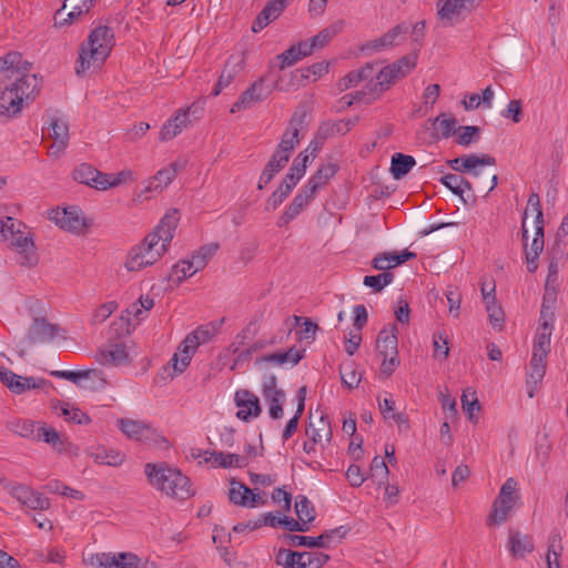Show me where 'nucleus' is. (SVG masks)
<instances>
[{
    "instance_id": "nucleus-1",
    "label": "nucleus",
    "mask_w": 568,
    "mask_h": 568,
    "mask_svg": "<svg viewBox=\"0 0 568 568\" xmlns=\"http://www.w3.org/2000/svg\"><path fill=\"white\" fill-rule=\"evenodd\" d=\"M179 220V211L170 210L156 227L140 244L129 251L124 267L129 272H139L161 260L173 240Z\"/></svg>"
},
{
    "instance_id": "nucleus-2",
    "label": "nucleus",
    "mask_w": 568,
    "mask_h": 568,
    "mask_svg": "<svg viewBox=\"0 0 568 568\" xmlns=\"http://www.w3.org/2000/svg\"><path fill=\"white\" fill-rule=\"evenodd\" d=\"M29 63L23 61V69L13 73L12 82L0 92V120L10 121L18 118L24 104L32 102L41 91L42 80L34 73L26 72Z\"/></svg>"
},
{
    "instance_id": "nucleus-3",
    "label": "nucleus",
    "mask_w": 568,
    "mask_h": 568,
    "mask_svg": "<svg viewBox=\"0 0 568 568\" xmlns=\"http://www.w3.org/2000/svg\"><path fill=\"white\" fill-rule=\"evenodd\" d=\"M115 43L114 32L106 26L94 28L82 43L75 65L78 75L98 71L110 55Z\"/></svg>"
},
{
    "instance_id": "nucleus-4",
    "label": "nucleus",
    "mask_w": 568,
    "mask_h": 568,
    "mask_svg": "<svg viewBox=\"0 0 568 568\" xmlns=\"http://www.w3.org/2000/svg\"><path fill=\"white\" fill-rule=\"evenodd\" d=\"M0 241L7 243L16 253L20 265L32 267L38 264L39 256L33 236L21 222L0 215Z\"/></svg>"
},
{
    "instance_id": "nucleus-5",
    "label": "nucleus",
    "mask_w": 568,
    "mask_h": 568,
    "mask_svg": "<svg viewBox=\"0 0 568 568\" xmlns=\"http://www.w3.org/2000/svg\"><path fill=\"white\" fill-rule=\"evenodd\" d=\"M416 54H409L400 58L396 62L386 65L376 74V82H371L366 90L356 91L351 94V100L347 105H352L354 102H362L364 104H371L375 101L384 91L388 90L393 83L397 80L406 77L416 67Z\"/></svg>"
},
{
    "instance_id": "nucleus-6",
    "label": "nucleus",
    "mask_w": 568,
    "mask_h": 568,
    "mask_svg": "<svg viewBox=\"0 0 568 568\" xmlns=\"http://www.w3.org/2000/svg\"><path fill=\"white\" fill-rule=\"evenodd\" d=\"M144 473L149 484L169 497L183 500L192 495L189 478L166 463H148Z\"/></svg>"
},
{
    "instance_id": "nucleus-7",
    "label": "nucleus",
    "mask_w": 568,
    "mask_h": 568,
    "mask_svg": "<svg viewBox=\"0 0 568 568\" xmlns=\"http://www.w3.org/2000/svg\"><path fill=\"white\" fill-rule=\"evenodd\" d=\"M527 209H531V211L536 214V216H535V235H534L532 242L529 247L527 246V243H525L527 267L530 272H534L537 268L536 261H537L539 254L544 250V216H542V211L540 207V200H539V196L537 193H532L529 195ZM527 212H528V210L525 211V216L523 220L524 241H527V230H526Z\"/></svg>"
},
{
    "instance_id": "nucleus-8",
    "label": "nucleus",
    "mask_w": 568,
    "mask_h": 568,
    "mask_svg": "<svg viewBox=\"0 0 568 568\" xmlns=\"http://www.w3.org/2000/svg\"><path fill=\"white\" fill-rule=\"evenodd\" d=\"M120 430L129 438L148 446L168 447L169 442L151 424L131 418L118 419Z\"/></svg>"
},
{
    "instance_id": "nucleus-9",
    "label": "nucleus",
    "mask_w": 568,
    "mask_h": 568,
    "mask_svg": "<svg viewBox=\"0 0 568 568\" xmlns=\"http://www.w3.org/2000/svg\"><path fill=\"white\" fill-rule=\"evenodd\" d=\"M555 303L554 294H545L542 298L539 326L532 344V351L546 354L550 352V339L555 321Z\"/></svg>"
},
{
    "instance_id": "nucleus-10",
    "label": "nucleus",
    "mask_w": 568,
    "mask_h": 568,
    "mask_svg": "<svg viewBox=\"0 0 568 568\" xmlns=\"http://www.w3.org/2000/svg\"><path fill=\"white\" fill-rule=\"evenodd\" d=\"M518 499L517 483L510 477L503 484L498 497L494 501V510L488 518V525L505 523Z\"/></svg>"
},
{
    "instance_id": "nucleus-11",
    "label": "nucleus",
    "mask_w": 568,
    "mask_h": 568,
    "mask_svg": "<svg viewBox=\"0 0 568 568\" xmlns=\"http://www.w3.org/2000/svg\"><path fill=\"white\" fill-rule=\"evenodd\" d=\"M4 489L19 503L22 509L47 510L50 508V499L30 486L19 483H8L4 485Z\"/></svg>"
},
{
    "instance_id": "nucleus-12",
    "label": "nucleus",
    "mask_w": 568,
    "mask_h": 568,
    "mask_svg": "<svg viewBox=\"0 0 568 568\" xmlns=\"http://www.w3.org/2000/svg\"><path fill=\"white\" fill-rule=\"evenodd\" d=\"M328 560L322 551L296 552L281 549L276 555V564L283 568H321Z\"/></svg>"
},
{
    "instance_id": "nucleus-13",
    "label": "nucleus",
    "mask_w": 568,
    "mask_h": 568,
    "mask_svg": "<svg viewBox=\"0 0 568 568\" xmlns=\"http://www.w3.org/2000/svg\"><path fill=\"white\" fill-rule=\"evenodd\" d=\"M1 382L6 385L12 393L20 395L31 389H42L44 392H49V389L53 388V385L50 381L34 377V376H21L12 371H1Z\"/></svg>"
},
{
    "instance_id": "nucleus-14",
    "label": "nucleus",
    "mask_w": 568,
    "mask_h": 568,
    "mask_svg": "<svg viewBox=\"0 0 568 568\" xmlns=\"http://www.w3.org/2000/svg\"><path fill=\"white\" fill-rule=\"evenodd\" d=\"M95 0H64L54 14V26L63 28L80 20L93 8Z\"/></svg>"
},
{
    "instance_id": "nucleus-15",
    "label": "nucleus",
    "mask_w": 568,
    "mask_h": 568,
    "mask_svg": "<svg viewBox=\"0 0 568 568\" xmlns=\"http://www.w3.org/2000/svg\"><path fill=\"white\" fill-rule=\"evenodd\" d=\"M47 124L49 138L53 140L48 154L51 158H59L69 143V124L60 118H50Z\"/></svg>"
},
{
    "instance_id": "nucleus-16",
    "label": "nucleus",
    "mask_w": 568,
    "mask_h": 568,
    "mask_svg": "<svg viewBox=\"0 0 568 568\" xmlns=\"http://www.w3.org/2000/svg\"><path fill=\"white\" fill-rule=\"evenodd\" d=\"M180 166L178 162H173L164 169H161L156 172L154 176L148 180L144 189L138 194L133 202H142V200H148V193L162 192L176 176Z\"/></svg>"
},
{
    "instance_id": "nucleus-17",
    "label": "nucleus",
    "mask_w": 568,
    "mask_h": 568,
    "mask_svg": "<svg viewBox=\"0 0 568 568\" xmlns=\"http://www.w3.org/2000/svg\"><path fill=\"white\" fill-rule=\"evenodd\" d=\"M50 219L62 230L81 234L88 227L85 219L77 207L52 211Z\"/></svg>"
},
{
    "instance_id": "nucleus-18",
    "label": "nucleus",
    "mask_w": 568,
    "mask_h": 568,
    "mask_svg": "<svg viewBox=\"0 0 568 568\" xmlns=\"http://www.w3.org/2000/svg\"><path fill=\"white\" fill-rule=\"evenodd\" d=\"M90 564L95 568H139L140 559L131 552H101L92 556Z\"/></svg>"
},
{
    "instance_id": "nucleus-19",
    "label": "nucleus",
    "mask_w": 568,
    "mask_h": 568,
    "mask_svg": "<svg viewBox=\"0 0 568 568\" xmlns=\"http://www.w3.org/2000/svg\"><path fill=\"white\" fill-rule=\"evenodd\" d=\"M234 403L239 408L236 417L243 422L257 418L262 413L258 397L248 389L236 390Z\"/></svg>"
},
{
    "instance_id": "nucleus-20",
    "label": "nucleus",
    "mask_w": 568,
    "mask_h": 568,
    "mask_svg": "<svg viewBox=\"0 0 568 568\" xmlns=\"http://www.w3.org/2000/svg\"><path fill=\"white\" fill-rule=\"evenodd\" d=\"M229 498L234 505L244 508H254L266 504V500L261 496V494L254 493V490L248 488L246 485L235 479L230 481Z\"/></svg>"
},
{
    "instance_id": "nucleus-21",
    "label": "nucleus",
    "mask_w": 568,
    "mask_h": 568,
    "mask_svg": "<svg viewBox=\"0 0 568 568\" xmlns=\"http://www.w3.org/2000/svg\"><path fill=\"white\" fill-rule=\"evenodd\" d=\"M315 196L316 194L306 185H304L278 217L277 226H286L308 206Z\"/></svg>"
},
{
    "instance_id": "nucleus-22",
    "label": "nucleus",
    "mask_w": 568,
    "mask_h": 568,
    "mask_svg": "<svg viewBox=\"0 0 568 568\" xmlns=\"http://www.w3.org/2000/svg\"><path fill=\"white\" fill-rule=\"evenodd\" d=\"M268 94L270 90L264 85V80L258 79L257 81L253 82L250 88L242 92L239 100L232 105L231 113L247 110L254 104L266 99Z\"/></svg>"
},
{
    "instance_id": "nucleus-23",
    "label": "nucleus",
    "mask_w": 568,
    "mask_h": 568,
    "mask_svg": "<svg viewBox=\"0 0 568 568\" xmlns=\"http://www.w3.org/2000/svg\"><path fill=\"white\" fill-rule=\"evenodd\" d=\"M345 532L346 530L341 526L327 530L317 537L288 535L287 539L290 540V545L295 547H326L331 541L342 539Z\"/></svg>"
},
{
    "instance_id": "nucleus-24",
    "label": "nucleus",
    "mask_w": 568,
    "mask_h": 568,
    "mask_svg": "<svg viewBox=\"0 0 568 568\" xmlns=\"http://www.w3.org/2000/svg\"><path fill=\"white\" fill-rule=\"evenodd\" d=\"M244 64L245 58L242 54L231 55L224 64L219 81L213 90V95H219L223 89L227 88L243 71Z\"/></svg>"
},
{
    "instance_id": "nucleus-25",
    "label": "nucleus",
    "mask_w": 568,
    "mask_h": 568,
    "mask_svg": "<svg viewBox=\"0 0 568 568\" xmlns=\"http://www.w3.org/2000/svg\"><path fill=\"white\" fill-rule=\"evenodd\" d=\"M304 357V351L291 347L284 352L266 354L256 359V363H266L276 367H294Z\"/></svg>"
},
{
    "instance_id": "nucleus-26",
    "label": "nucleus",
    "mask_w": 568,
    "mask_h": 568,
    "mask_svg": "<svg viewBox=\"0 0 568 568\" xmlns=\"http://www.w3.org/2000/svg\"><path fill=\"white\" fill-rule=\"evenodd\" d=\"M50 408L54 414L63 417V419L69 423L87 425L91 422L89 415L82 412L80 408L59 399H52L50 402Z\"/></svg>"
},
{
    "instance_id": "nucleus-27",
    "label": "nucleus",
    "mask_w": 568,
    "mask_h": 568,
    "mask_svg": "<svg viewBox=\"0 0 568 568\" xmlns=\"http://www.w3.org/2000/svg\"><path fill=\"white\" fill-rule=\"evenodd\" d=\"M416 257V253L408 250H404L400 253L397 252H385L376 255L372 261V266L375 270L388 272L389 270L405 263L406 261Z\"/></svg>"
},
{
    "instance_id": "nucleus-28",
    "label": "nucleus",
    "mask_w": 568,
    "mask_h": 568,
    "mask_svg": "<svg viewBox=\"0 0 568 568\" xmlns=\"http://www.w3.org/2000/svg\"><path fill=\"white\" fill-rule=\"evenodd\" d=\"M286 7L287 6L280 0H267L265 7L252 23V31L256 33L263 30L277 19Z\"/></svg>"
},
{
    "instance_id": "nucleus-29",
    "label": "nucleus",
    "mask_w": 568,
    "mask_h": 568,
    "mask_svg": "<svg viewBox=\"0 0 568 568\" xmlns=\"http://www.w3.org/2000/svg\"><path fill=\"white\" fill-rule=\"evenodd\" d=\"M546 354L534 352L531 354L529 374L527 378L528 396L534 397L537 386L541 383L546 373Z\"/></svg>"
},
{
    "instance_id": "nucleus-30",
    "label": "nucleus",
    "mask_w": 568,
    "mask_h": 568,
    "mask_svg": "<svg viewBox=\"0 0 568 568\" xmlns=\"http://www.w3.org/2000/svg\"><path fill=\"white\" fill-rule=\"evenodd\" d=\"M58 333V326L43 317H36L29 327L27 338L29 343H44L51 341Z\"/></svg>"
},
{
    "instance_id": "nucleus-31",
    "label": "nucleus",
    "mask_w": 568,
    "mask_h": 568,
    "mask_svg": "<svg viewBox=\"0 0 568 568\" xmlns=\"http://www.w3.org/2000/svg\"><path fill=\"white\" fill-rule=\"evenodd\" d=\"M190 123L189 109H180L169 119L160 131L161 141H170L182 132Z\"/></svg>"
},
{
    "instance_id": "nucleus-32",
    "label": "nucleus",
    "mask_w": 568,
    "mask_h": 568,
    "mask_svg": "<svg viewBox=\"0 0 568 568\" xmlns=\"http://www.w3.org/2000/svg\"><path fill=\"white\" fill-rule=\"evenodd\" d=\"M99 361L103 365L125 366L130 364L131 357L124 344H111L101 349Z\"/></svg>"
},
{
    "instance_id": "nucleus-33",
    "label": "nucleus",
    "mask_w": 568,
    "mask_h": 568,
    "mask_svg": "<svg viewBox=\"0 0 568 568\" xmlns=\"http://www.w3.org/2000/svg\"><path fill=\"white\" fill-rule=\"evenodd\" d=\"M306 435L314 443H320L321 446H323L324 443H329L333 432L328 417L320 415L316 420L311 418L308 427L306 428Z\"/></svg>"
},
{
    "instance_id": "nucleus-34",
    "label": "nucleus",
    "mask_w": 568,
    "mask_h": 568,
    "mask_svg": "<svg viewBox=\"0 0 568 568\" xmlns=\"http://www.w3.org/2000/svg\"><path fill=\"white\" fill-rule=\"evenodd\" d=\"M204 462L213 465L214 467H245L247 458L237 454L223 453V452H205Z\"/></svg>"
},
{
    "instance_id": "nucleus-35",
    "label": "nucleus",
    "mask_w": 568,
    "mask_h": 568,
    "mask_svg": "<svg viewBox=\"0 0 568 568\" xmlns=\"http://www.w3.org/2000/svg\"><path fill=\"white\" fill-rule=\"evenodd\" d=\"M72 176L79 183L89 185L97 190H102L100 183L103 182L104 173L98 171L90 164L82 163L78 165L73 170Z\"/></svg>"
},
{
    "instance_id": "nucleus-36",
    "label": "nucleus",
    "mask_w": 568,
    "mask_h": 568,
    "mask_svg": "<svg viewBox=\"0 0 568 568\" xmlns=\"http://www.w3.org/2000/svg\"><path fill=\"white\" fill-rule=\"evenodd\" d=\"M377 351L383 356L398 355L397 326L393 324L389 328H383L376 341Z\"/></svg>"
},
{
    "instance_id": "nucleus-37",
    "label": "nucleus",
    "mask_w": 568,
    "mask_h": 568,
    "mask_svg": "<svg viewBox=\"0 0 568 568\" xmlns=\"http://www.w3.org/2000/svg\"><path fill=\"white\" fill-rule=\"evenodd\" d=\"M408 32V27L405 24H398L392 28L388 32L382 36L378 39L372 41V48L375 50H381L385 48H392L398 45L406 38Z\"/></svg>"
},
{
    "instance_id": "nucleus-38",
    "label": "nucleus",
    "mask_w": 568,
    "mask_h": 568,
    "mask_svg": "<svg viewBox=\"0 0 568 568\" xmlns=\"http://www.w3.org/2000/svg\"><path fill=\"white\" fill-rule=\"evenodd\" d=\"M374 75V68L371 64H366L365 67L353 70L348 72L344 78H342L338 83V90L339 91H346L351 88H354L358 85L361 82L373 78Z\"/></svg>"
},
{
    "instance_id": "nucleus-39",
    "label": "nucleus",
    "mask_w": 568,
    "mask_h": 568,
    "mask_svg": "<svg viewBox=\"0 0 568 568\" xmlns=\"http://www.w3.org/2000/svg\"><path fill=\"white\" fill-rule=\"evenodd\" d=\"M471 6L473 0H446L438 10V16L442 20L452 22L463 12L469 10Z\"/></svg>"
},
{
    "instance_id": "nucleus-40",
    "label": "nucleus",
    "mask_w": 568,
    "mask_h": 568,
    "mask_svg": "<svg viewBox=\"0 0 568 568\" xmlns=\"http://www.w3.org/2000/svg\"><path fill=\"white\" fill-rule=\"evenodd\" d=\"M337 172V165L333 163H327L318 168V170L313 174L307 183L305 184L310 190H312L315 194H317L318 190L325 186L329 179L333 178Z\"/></svg>"
},
{
    "instance_id": "nucleus-41",
    "label": "nucleus",
    "mask_w": 568,
    "mask_h": 568,
    "mask_svg": "<svg viewBox=\"0 0 568 568\" xmlns=\"http://www.w3.org/2000/svg\"><path fill=\"white\" fill-rule=\"evenodd\" d=\"M296 121L295 118H292L288 128L284 131L281 142L278 143L276 150L286 153L287 156L291 158L294 149L300 144V130L294 124Z\"/></svg>"
},
{
    "instance_id": "nucleus-42",
    "label": "nucleus",
    "mask_w": 568,
    "mask_h": 568,
    "mask_svg": "<svg viewBox=\"0 0 568 568\" xmlns=\"http://www.w3.org/2000/svg\"><path fill=\"white\" fill-rule=\"evenodd\" d=\"M465 172H469L473 176L478 178L481 174V166L495 165L496 160L489 154H468L463 156Z\"/></svg>"
},
{
    "instance_id": "nucleus-43",
    "label": "nucleus",
    "mask_w": 568,
    "mask_h": 568,
    "mask_svg": "<svg viewBox=\"0 0 568 568\" xmlns=\"http://www.w3.org/2000/svg\"><path fill=\"white\" fill-rule=\"evenodd\" d=\"M219 247L217 243H210L201 246L189 260L191 267H193L196 273L202 271L207 265L209 261L215 255Z\"/></svg>"
},
{
    "instance_id": "nucleus-44",
    "label": "nucleus",
    "mask_w": 568,
    "mask_h": 568,
    "mask_svg": "<svg viewBox=\"0 0 568 568\" xmlns=\"http://www.w3.org/2000/svg\"><path fill=\"white\" fill-rule=\"evenodd\" d=\"M345 21L339 19L331 23L327 28L320 31L316 36L311 38L315 49H322L338 33L343 31Z\"/></svg>"
},
{
    "instance_id": "nucleus-45",
    "label": "nucleus",
    "mask_w": 568,
    "mask_h": 568,
    "mask_svg": "<svg viewBox=\"0 0 568 568\" xmlns=\"http://www.w3.org/2000/svg\"><path fill=\"white\" fill-rule=\"evenodd\" d=\"M36 440H42L58 452L64 450V440L61 435L53 427H49L44 423L39 424Z\"/></svg>"
},
{
    "instance_id": "nucleus-46",
    "label": "nucleus",
    "mask_w": 568,
    "mask_h": 568,
    "mask_svg": "<svg viewBox=\"0 0 568 568\" xmlns=\"http://www.w3.org/2000/svg\"><path fill=\"white\" fill-rule=\"evenodd\" d=\"M509 550L514 556L523 557L526 552L534 550L532 540L518 531H511L509 534Z\"/></svg>"
},
{
    "instance_id": "nucleus-47",
    "label": "nucleus",
    "mask_w": 568,
    "mask_h": 568,
    "mask_svg": "<svg viewBox=\"0 0 568 568\" xmlns=\"http://www.w3.org/2000/svg\"><path fill=\"white\" fill-rule=\"evenodd\" d=\"M415 164V159L412 155L395 153L392 156L390 172L398 180L406 175Z\"/></svg>"
},
{
    "instance_id": "nucleus-48",
    "label": "nucleus",
    "mask_w": 568,
    "mask_h": 568,
    "mask_svg": "<svg viewBox=\"0 0 568 568\" xmlns=\"http://www.w3.org/2000/svg\"><path fill=\"white\" fill-rule=\"evenodd\" d=\"M91 457L95 463L108 465V466H120L124 456L114 449H106L104 447H98L91 452Z\"/></svg>"
},
{
    "instance_id": "nucleus-49",
    "label": "nucleus",
    "mask_w": 568,
    "mask_h": 568,
    "mask_svg": "<svg viewBox=\"0 0 568 568\" xmlns=\"http://www.w3.org/2000/svg\"><path fill=\"white\" fill-rule=\"evenodd\" d=\"M22 64L23 60L21 54L10 52L0 58V74H6V78L10 80L13 73H19L23 69Z\"/></svg>"
},
{
    "instance_id": "nucleus-50",
    "label": "nucleus",
    "mask_w": 568,
    "mask_h": 568,
    "mask_svg": "<svg viewBox=\"0 0 568 568\" xmlns=\"http://www.w3.org/2000/svg\"><path fill=\"white\" fill-rule=\"evenodd\" d=\"M40 422L17 419L9 424V429L20 437L36 440Z\"/></svg>"
},
{
    "instance_id": "nucleus-51",
    "label": "nucleus",
    "mask_w": 568,
    "mask_h": 568,
    "mask_svg": "<svg viewBox=\"0 0 568 568\" xmlns=\"http://www.w3.org/2000/svg\"><path fill=\"white\" fill-rule=\"evenodd\" d=\"M440 182L459 196H463L466 191L471 189L470 183L459 174L448 173L440 178Z\"/></svg>"
},
{
    "instance_id": "nucleus-52",
    "label": "nucleus",
    "mask_w": 568,
    "mask_h": 568,
    "mask_svg": "<svg viewBox=\"0 0 568 568\" xmlns=\"http://www.w3.org/2000/svg\"><path fill=\"white\" fill-rule=\"evenodd\" d=\"M295 513L297 518L305 525H308L315 519V509L312 503L303 495H298L295 499Z\"/></svg>"
},
{
    "instance_id": "nucleus-53",
    "label": "nucleus",
    "mask_w": 568,
    "mask_h": 568,
    "mask_svg": "<svg viewBox=\"0 0 568 568\" xmlns=\"http://www.w3.org/2000/svg\"><path fill=\"white\" fill-rule=\"evenodd\" d=\"M457 120L447 115L446 113H442L434 120V128L440 134L442 138L448 139L453 134L457 132Z\"/></svg>"
},
{
    "instance_id": "nucleus-54",
    "label": "nucleus",
    "mask_w": 568,
    "mask_h": 568,
    "mask_svg": "<svg viewBox=\"0 0 568 568\" xmlns=\"http://www.w3.org/2000/svg\"><path fill=\"white\" fill-rule=\"evenodd\" d=\"M339 375L342 383L349 389L357 387L361 382V374L353 361H347L339 366Z\"/></svg>"
},
{
    "instance_id": "nucleus-55",
    "label": "nucleus",
    "mask_w": 568,
    "mask_h": 568,
    "mask_svg": "<svg viewBox=\"0 0 568 568\" xmlns=\"http://www.w3.org/2000/svg\"><path fill=\"white\" fill-rule=\"evenodd\" d=\"M196 272L193 267H191V263L189 260H182L174 264L171 268V272L168 276L169 281L175 283L176 285L181 284L187 277H191Z\"/></svg>"
},
{
    "instance_id": "nucleus-56",
    "label": "nucleus",
    "mask_w": 568,
    "mask_h": 568,
    "mask_svg": "<svg viewBox=\"0 0 568 568\" xmlns=\"http://www.w3.org/2000/svg\"><path fill=\"white\" fill-rule=\"evenodd\" d=\"M562 550L564 546L561 532L558 529H554L548 537L546 560H559L562 555Z\"/></svg>"
},
{
    "instance_id": "nucleus-57",
    "label": "nucleus",
    "mask_w": 568,
    "mask_h": 568,
    "mask_svg": "<svg viewBox=\"0 0 568 568\" xmlns=\"http://www.w3.org/2000/svg\"><path fill=\"white\" fill-rule=\"evenodd\" d=\"M393 280V273L383 272L378 275H366L363 283L365 286L372 287L375 292H381L385 286L390 284Z\"/></svg>"
},
{
    "instance_id": "nucleus-58",
    "label": "nucleus",
    "mask_w": 568,
    "mask_h": 568,
    "mask_svg": "<svg viewBox=\"0 0 568 568\" xmlns=\"http://www.w3.org/2000/svg\"><path fill=\"white\" fill-rule=\"evenodd\" d=\"M154 306V301L151 296H141L136 302L131 304L128 308V313L133 315L138 321L144 318L143 314L149 312Z\"/></svg>"
},
{
    "instance_id": "nucleus-59",
    "label": "nucleus",
    "mask_w": 568,
    "mask_h": 568,
    "mask_svg": "<svg viewBox=\"0 0 568 568\" xmlns=\"http://www.w3.org/2000/svg\"><path fill=\"white\" fill-rule=\"evenodd\" d=\"M262 395L265 400L276 397H285L284 390L277 387L276 376L270 375L264 378L262 384Z\"/></svg>"
},
{
    "instance_id": "nucleus-60",
    "label": "nucleus",
    "mask_w": 568,
    "mask_h": 568,
    "mask_svg": "<svg viewBox=\"0 0 568 568\" xmlns=\"http://www.w3.org/2000/svg\"><path fill=\"white\" fill-rule=\"evenodd\" d=\"M456 142L459 145L468 146L479 139L480 129L475 125L459 126Z\"/></svg>"
},
{
    "instance_id": "nucleus-61",
    "label": "nucleus",
    "mask_w": 568,
    "mask_h": 568,
    "mask_svg": "<svg viewBox=\"0 0 568 568\" xmlns=\"http://www.w3.org/2000/svg\"><path fill=\"white\" fill-rule=\"evenodd\" d=\"M192 356L193 355L186 352V349L179 346L178 352L171 358L174 372L179 374L183 373L190 365Z\"/></svg>"
},
{
    "instance_id": "nucleus-62",
    "label": "nucleus",
    "mask_w": 568,
    "mask_h": 568,
    "mask_svg": "<svg viewBox=\"0 0 568 568\" xmlns=\"http://www.w3.org/2000/svg\"><path fill=\"white\" fill-rule=\"evenodd\" d=\"M132 176H133V173L131 171H122L118 174H105L104 173L103 182L100 183V185L102 186V191H104V190H108L111 187H115L128 180H131Z\"/></svg>"
},
{
    "instance_id": "nucleus-63",
    "label": "nucleus",
    "mask_w": 568,
    "mask_h": 568,
    "mask_svg": "<svg viewBox=\"0 0 568 568\" xmlns=\"http://www.w3.org/2000/svg\"><path fill=\"white\" fill-rule=\"evenodd\" d=\"M434 356L447 358L449 354L448 337L444 332H437L433 337Z\"/></svg>"
},
{
    "instance_id": "nucleus-64",
    "label": "nucleus",
    "mask_w": 568,
    "mask_h": 568,
    "mask_svg": "<svg viewBox=\"0 0 568 568\" xmlns=\"http://www.w3.org/2000/svg\"><path fill=\"white\" fill-rule=\"evenodd\" d=\"M486 310L490 323L494 325V327H498L500 329L503 327L504 322V312L501 307L497 304L495 297H491V301H488V304H486Z\"/></svg>"
}]
</instances>
